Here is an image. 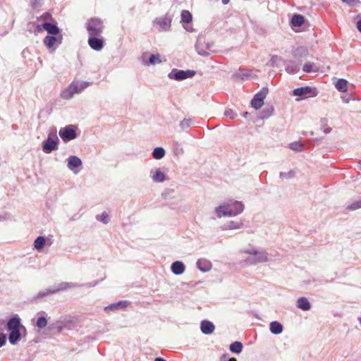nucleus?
<instances>
[{
  "label": "nucleus",
  "mask_w": 361,
  "mask_h": 361,
  "mask_svg": "<svg viewBox=\"0 0 361 361\" xmlns=\"http://www.w3.org/2000/svg\"><path fill=\"white\" fill-rule=\"evenodd\" d=\"M6 328L9 331L8 340L12 345H16L20 341L21 336L27 334L26 328L21 324V319L17 314L8 321Z\"/></svg>",
  "instance_id": "nucleus-1"
},
{
  "label": "nucleus",
  "mask_w": 361,
  "mask_h": 361,
  "mask_svg": "<svg viewBox=\"0 0 361 361\" xmlns=\"http://www.w3.org/2000/svg\"><path fill=\"white\" fill-rule=\"evenodd\" d=\"M244 209L245 207L242 202L230 200L216 207L215 208V213L218 218L223 216H235L241 214Z\"/></svg>",
  "instance_id": "nucleus-2"
},
{
  "label": "nucleus",
  "mask_w": 361,
  "mask_h": 361,
  "mask_svg": "<svg viewBox=\"0 0 361 361\" xmlns=\"http://www.w3.org/2000/svg\"><path fill=\"white\" fill-rule=\"evenodd\" d=\"M250 256L245 259L247 265H255L259 263L268 262V253L264 250H257L255 248L247 249L244 251Z\"/></svg>",
  "instance_id": "nucleus-3"
},
{
  "label": "nucleus",
  "mask_w": 361,
  "mask_h": 361,
  "mask_svg": "<svg viewBox=\"0 0 361 361\" xmlns=\"http://www.w3.org/2000/svg\"><path fill=\"white\" fill-rule=\"evenodd\" d=\"M90 85L88 82L73 81L68 87L61 92V96L63 99H70L75 94L81 93Z\"/></svg>",
  "instance_id": "nucleus-4"
},
{
  "label": "nucleus",
  "mask_w": 361,
  "mask_h": 361,
  "mask_svg": "<svg viewBox=\"0 0 361 361\" xmlns=\"http://www.w3.org/2000/svg\"><path fill=\"white\" fill-rule=\"evenodd\" d=\"M81 285L73 283L62 282L59 283L56 288H48L45 290H40L35 296V299H41L49 296L50 295L55 294L62 290H65L71 288L80 287Z\"/></svg>",
  "instance_id": "nucleus-5"
},
{
  "label": "nucleus",
  "mask_w": 361,
  "mask_h": 361,
  "mask_svg": "<svg viewBox=\"0 0 361 361\" xmlns=\"http://www.w3.org/2000/svg\"><path fill=\"white\" fill-rule=\"evenodd\" d=\"M104 28L103 21L98 18H92L87 21L86 29L89 36L102 35Z\"/></svg>",
  "instance_id": "nucleus-6"
},
{
  "label": "nucleus",
  "mask_w": 361,
  "mask_h": 361,
  "mask_svg": "<svg viewBox=\"0 0 361 361\" xmlns=\"http://www.w3.org/2000/svg\"><path fill=\"white\" fill-rule=\"evenodd\" d=\"M213 47V42H206L203 37H198L195 44V49L197 54L202 56H207L210 54V52H214Z\"/></svg>",
  "instance_id": "nucleus-7"
},
{
  "label": "nucleus",
  "mask_w": 361,
  "mask_h": 361,
  "mask_svg": "<svg viewBox=\"0 0 361 361\" xmlns=\"http://www.w3.org/2000/svg\"><path fill=\"white\" fill-rule=\"evenodd\" d=\"M196 72L192 70H179L177 68H173L172 71L168 74V78L171 80L180 81L185 80L187 78H192L195 75Z\"/></svg>",
  "instance_id": "nucleus-8"
},
{
  "label": "nucleus",
  "mask_w": 361,
  "mask_h": 361,
  "mask_svg": "<svg viewBox=\"0 0 361 361\" xmlns=\"http://www.w3.org/2000/svg\"><path fill=\"white\" fill-rule=\"evenodd\" d=\"M76 127L73 125L66 126L59 130V135L63 142H67L77 137Z\"/></svg>",
  "instance_id": "nucleus-9"
},
{
  "label": "nucleus",
  "mask_w": 361,
  "mask_h": 361,
  "mask_svg": "<svg viewBox=\"0 0 361 361\" xmlns=\"http://www.w3.org/2000/svg\"><path fill=\"white\" fill-rule=\"evenodd\" d=\"M293 94L295 96L301 97L302 98H307L316 97L318 94V92L315 87L305 86L294 89Z\"/></svg>",
  "instance_id": "nucleus-10"
},
{
  "label": "nucleus",
  "mask_w": 361,
  "mask_h": 361,
  "mask_svg": "<svg viewBox=\"0 0 361 361\" xmlns=\"http://www.w3.org/2000/svg\"><path fill=\"white\" fill-rule=\"evenodd\" d=\"M268 88L263 87L259 92H257L251 101V106L255 109H259L264 104V100L268 93Z\"/></svg>",
  "instance_id": "nucleus-11"
},
{
  "label": "nucleus",
  "mask_w": 361,
  "mask_h": 361,
  "mask_svg": "<svg viewBox=\"0 0 361 361\" xmlns=\"http://www.w3.org/2000/svg\"><path fill=\"white\" fill-rule=\"evenodd\" d=\"M45 30L49 35H58L60 34V30L56 23H51L50 22H44L42 24L37 25L36 27L37 32H41Z\"/></svg>",
  "instance_id": "nucleus-12"
},
{
  "label": "nucleus",
  "mask_w": 361,
  "mask_h": 361,
  "mask_svg": "<svg viewBox=\"0 0 361 361\" xmlns=\"http://www.w3.org/2000/svg\"><path fill=\"white\" fill-rule=\"evenodd\" d=\"M59 138L55 135L54 138L51 137L49 135L47 139L42 142V150L46 154H49L51 152L58 149Z\"/></svg>",
  "instance_id": "nucleus-13"
},
{
  "label": "nucleus",
  "mask_w": 361,
  "mask_h": 361,
  "mask_svg": "<svg viewBox=\"0 0 361 361\" xmlns=\"http://www.w3.org/2000/svg\"><path fill=\"white\" fill-rule=\"evenodd\" d=\"M172 16L166 13L163 17L155 19L154 23L159 26L160 31H169L171 26Z\"/></svg>",
  "instance_id": "nucleus-14"
},
{
  "label": "nucleus",
  "mask_w": 361,
  "mask_h": 361,
  "mask_svg": "<svg viewBox=\"0 0 361 361\" xmlns=\"http://www.w3.org/2000/svg\"><path fill=\"white\" fill-rule=\"evenodd\" d=\"M89 46L95 51H101L104 47V39L102 35L89 36Z\"/></svg>",
  "instance_id": "nucleus-15"
},
{
  "label": "nucleus",
  "mask_w": 361,
  "mask_h": 361,
  "mask_svg": "<svg viewBox=\"0 0 361 361\" xmlns=\"http://www.w3.org/2000/svg\"><path fill=\"white\" fill-rule=\"evenodd\" d=\"M62 39L63 37L61 33L58 35H49L44 37L43 42L47 48L51 49L54 46L58 47L59 44H61Z\"/></svg>",
  "instance_id": "nucleus-16"
},
{
  "label": "nucleus",
  "mask_w": 361,
  "mask_h": 361,
  "mask_svg": "<svg viewBox=\"0 0 361 361\" xmlns=\"http://www.w3.org/2000/svg\"><path fill=\"white\" fill-rule=\"evenodd\" d=\"M150 176L155 183H163L166 180V175L160 169L155 168L150 171Z\"/></svg>",
  "instance_id": "nucleus-17"
},
{
  "label": "nucleus",
  "mask_w": 361,
  "mask_h": 361,
  "mask_svg": "<svg viewBox=\"0 0 361 361\" xmlns=\"http://www.w3.org/2000/svg\"><path fill=\"white\" fill-rule=\"evenodd\" d=\"M200 329L204 334L209 335L214 331L215 326L210 321L203 320L200 323Z\"/></svg>",
  "instance_id": "nucleus-18"
},
{
  "label": "nucleus",
  "mask_w": 361,
  "mask_h": 361,
  "mask_svg": "<svg viewBox=\"0 0 361 361\" xmlns=\"http://www.w3.org/2000/svg\"><path fill=\"white\" fill-rule=\"evenodd\" d=\"M243 227L242 221H230L221 226L220 228L222 231L240 229Z\"/></svg>",
  "instance_id": "nucleus-19"
},
{
  "label": "nucleus",
  "mask_w": 361,
  "mask_h": 361,
  "mask_svg": "<svg viewBox=\"0 0 361 361\" xmlns=\"http://www.w3.org/2000/svg\"><path fill=\"white\" fill-rule=\"evenodd\" d=\"M197 267L202 272L209 271L212 269V263L206 259H199L197 261Z\"/></svg>",
  "instance_id": "nucleus-20"
},
{
  "label": "nucleus",
  "mask_w": 361,
  "mask_h": 361,
  "mask_svg": "<svg viewBox=\"0 0 361 361\" xmlns=\"http://www.w3.org/2000/svg\"><path fill=\"white\" fill-rule=\"evenodd\" d=\"M171 271L176 275L183 274L185 270V266L180 261H176L171 266Z\"/></svg>",
  "instance_id": "nucleus-21"
},
{
  "label": "nucleus",
  "mask_w": 361,
  "mask_h": 361,
  "mask_svg": "<svg viewBox=\"0 0 361 361\" xmlns=\"http://www.w3.org/2000/svg\"><path fill=\"white\" fill-rule=\"evenodd\" d=\"M68 167L71 170H73L74 168L80 167L82 165L81 159L76 156H70L68 159Z\"/></svg>",
  "instance_id": "nucleus-22"
},
{
  "label": "nucleus",
  "mask_w": 361,
  "mask_h": 361,
  "mask_svg": "<svg viewBox=\"0 0 361 361\" xmlns=\"http://www.w3.org/2000/svg\"><path fill=\"white\" fill-rule=\"evenodd\" d=\"M128 304H129V302H128L127 300H121L118 302L112 303V304L109 305V306L106 307L104 310L106 311H108V310L114 311L116 310L123 309V308L126 307L128 305Z\"/></svg>",
  "instance_id": "nucleus-23"
},
{
  "label": "nucleus",
  "mask_w": 361,
  "mask_h": 361,
  "mask_svg": "<svg viewBox=\"0 0 361 361\" xmlns=\"http://www.w3.org/2000/svg\"><path fill=\"white\" fill-rule=\"evenodd\" d=\"M159 54H151L147 61H145V55L142 56L143 63L145 65H156L161 63Z\"/></svg>",
  "instance_id": "nucleus-24"
},
{
  "label": "nucleus",
  "mask_w": 361,
  "mask_h": 361,
  "mask_svg": "<svg viewBox=\"0 0 361 361\" xmlns=\"http://www.w3.org/2000/svg\"><path fill=\"white\" fill-rule=\"evenodd\" d=\"M297 307L303 311H307L311 309L310 302L305 297L300 298L297 300Z\"/></svg>",
  "instance_id": "nucleus-25"
},
{
  "label": "nucleus",
  "mask_w": 361,
  "mask_h": 361,
  "mask_svg": "<svg viewBox=\"0 0 361 361\" xmlns=\"http://www.w3.org/2000/svg\"><path fill=\"white\" fill-rule=\"evenodd\" d=\"M300 70L299 65L295 61H289L286 63V71L289 74H295Z\"/></svg>",
  "instance_id": "nucleus-26"
},
{
  "label": "nucleus",
  "mask_w": 361,
  "mask_h": 361,
  "mask_svg": "<svg viewBox=\"0 0 361 361\" xmlns=\"http://www.w3.org/2000/svg\"><path fill=\"white\" fill-rule=\"evenodd\" d=\"M283 325L276 321L271 322L269 324L270 331L273 334H280L283 331Z\"/></svg>",
  "instance_id": "nucleus-27"
},
{
  "label": "nucleus",
  "mask_w": 361,
  "mask_h": 361,
  "mask_svg": "<svg viewBox=\"0 0 361 361\" xmlns=\"http://www.w3.org/2000/svg\"><path fill=\"white\" fill-rule=\"evenodd\" d=\"M274 112V107L273 106H267L259 112V118L261 119L268 118L273 115Z\"/></svg>",
  "instance_id": "nucleus-28"
},
{
  "label": "nucleus",
  "mask_w": 361,
  "mask_h": 361,
  "mask_svg": "<svg viewBox=\"0 0 361 361\" xmlns=\"http://www.w3.org/2000/svg\"><path fill=\"white\" fill-rule=\"evenodd\" d=\"M305 23V18L300 14H294L290 20V23L294 27H300Z\"/></svg>",
  "instance_id": "nucleus-29"
},
{
  "label": "nucleus",
  "mask_w": 361,
  "mask_h": 361,
  "mask_svg": "<svg viewBox=\"0 0 361 361\" xmlns=\"http://www.w3.org/2000/svg\"><path fill=\"white\" fill-rule=\"evenodd\" d=\"M335 87L338 91L346 92L348 91V81L343 78L338 79L335 84Z\"/></svg>",
  "instance_id": "nucleus-30"
},
{
  "label": "nucleus",
  "mask_w": 361,
  "mask_h": 361,
  "mask_svg": "<svg viewBox=\"0 0 361 361\" xmlns=\"http://www.w3.org/2000/svg\"><path fill=\"white\" fill-rule=\"evenodd\" d=\"M180 19L182 23H190L192 20V16L189 11L183 10L180 14Z\"/></svg>",
  "instance_id": "nucleus-31"
},
{
  "label": "nucleus",
  "mask_w": 361,
  "mask_h": 361,
  "mask_svg": "<svg viewBox=\"0 0 361 361\" xmlns=\"http://www.w3.org/2000/svg\"><path fill=\"white\" fill-rule=\"evenodd\" d=\"M42 316H40L37 318L36 322V326L39 329H44L47 325V319L46 317V312H42Z\"/></svg>",
  "instance_id": "nucleus-32"
},
{
  "label": "nucleus",
  "mask_w": 361,
  "mask_h": 361,
  "mask_svg": "<svg viewBox=\"0 0 361 361\" xmlns=\"http://www.w3.org/2000/svg\"><path fill=\"white\" fill-rule=\"evenodd\" d=\"M165 149L161 147H157L154 149L152 156L155 159H161L165 156Z\"/></svg>",
  "instance_id": "nucleus-33"
},
{
  "label": "nucleus",
  "mask_w": 361,
  "mask_h": 361,
  "mask_svg": "<svg viewBox=\"0 0 361 361\" xmlns=\"http://www.w3.org/2000/svg\"><path fill=\"white\" fill-rule=\"evenodd\" d=\"M229 350L234 353H240L243 350V344L239 341H235L230 345Z\"/></svg>",
  "instance_id": "nucleus-34"
},
{
  "label": "nucleus",
  "mask_w": 361,
  "mask_h": 361,
  "mask_svg": "<svg viewBox=\"0 0 361 361\" xmlns=\"http://www.w3.org/2000/svg\"><path fill=\"white\" fill-rule=\"evenodd\" d=\"M46 243V239L44 236H38L34 241V247L37 250L42 249Z\"/></svg>",
  "instance_id": "nucleus-35"
},
{
  "label": "nucleus",
  "mask_w": 361,
  "mask_h": 361,
  "mask_svg": "<svg viewBox=\"0 0 361 361\" xmlns=\"http://www.w3.org/2000/svg\"><path fill=\"white\" fill-rule=\"evenodd\" d=\"M73 326V323L71 320H65L60 323L57 322V329L59 331H61L63 329H71Z\"/></svg>",
  "instance_id": "nucleus-36"
},
{
  "label": "nucleus",
  "mask_w": 361,
  "mask_h": 361,
  "mask_svg": "<svg viewBox=\"0 0 361 361\" xmlns=\"http://www.w3.org/2000/svg\"><path fill=\"white\" fill-rule=\"evenodd\" d=\"M281 62H284L283 58L277 55H274L269 61V64L272 67H278Z\"/></svg>",
  "instance_id": "nucleus-37"
},
{
  "label": "nucleus",
  "mask_w": 361,
  "mask_h": 361,
  "mask_svg": "<svg viewBox=\"0 0 361 361\" xmlns=\"http://www.w3.org/2000/svg\"><path fill=\"white\" fill-rule=\"evenodd\" d=\"M288 147L295 152H302L303 145L300 142H293L288 145Z\"/></svg>",
  "instance_id": "nucleus-38"
},
{
  "label": "nucleus",
  "mask_w": 361,
  "mask_h": 361,
  "mask_svg": "<svg viewBox=\"0 0 361 361\" xmlns=\"http://www.w3.org/2000/svg\"><path fill=\"white\" fill-rule=\"evenodd\" d=\"M321 123V129L325 134H328L331 131V128L328 126L327 123L328 121L326 118H322L320 120Z\"/></svg>",
  "instance_id": "nucleus-39"
},
{
  "label": "nucleus",
  "mask_w": 361,
  "mask_h": 361,
  "mask_svg": "<svg viewBox=\"0 0 361 361\" xmlns=\"http://www.w3.org/2000/svg\"><path fill=\"white\" fill-rule=\"evenodd\" d=\"M361 208V198L347 205L346 209L350 211H355Z\"/></svg>",
  "instance_id": "nucleus-40"
},
{
  "label": "nucleus",
  "mask_w": 361,
  "mask_h": 361,
  "mask_svg": "<svg viewBox=\"0 0 361 361\" xmlns=\"http://www.w3.org/2000/svg\"><path fill=\"white\" fill-rule=\"evenodd\" d=\"M295 176V172L294 170H290L288 172H280L279 177L282 180L283 179H290L294 178Z\"/></svg>",
  "instance_id": "nucleus-41"
},
{
  "label": "nucleus",
  "mask_w": 361,
  "mask_h": 361,
  "mask_svg": "<svg viewBox=\"0 0 361 361\" xmlns=\"http://www.w3.org/2000/svg\"><path fill=\"white\" fill-rule=\"evenodd\" d=\"M193 123V120L191 118H184L180 123V127L182 130L188 128Z\"/></svg>",
  "instance_id": "nucleus-42"
},
{
  "label": "nucleus",
  "mask_w": 361,
  "mask_h": 361,
  "mask_svg": "<svg viewBox=\"0 0 361 361\" xmlns=\"http://www.w3.org/2000/svg\"><path fill=\"white\" fill-rule=\"evenodd\" d=\"M307 55V49L304 47H298L295 51V56H306Z\"/></svg>",
  "instance_id": "nucleus-43"
},
{
  "label": "nucleus",
  "mask_w": 361,
  "mask_h": 361,
  "mask_svg": "<svg viewBox=\"0 0 361 361\" xmlns=\"http://www.w3.org/2000/svg\"><path fill=\"white\" fill-rule=\"evenodd\" d=\"M97 219L102 221L104 224H106L109 222V215L106 212H103L100 216H97Z\"/></svg>",
  "instance_id": "nucleus-44"
},
{
  "label": "nucleus",
  "mask_w": 361,
  "mask_h": 361,
  "mask_svg": "<svg viewBox=\"0 0 361 361\" xmlns=\"http://www.w3.org/2000/svg\"><path fill=\"white\" fill-rule=\"evenodd\" d=\"M30 5L33 9H38L42 5V0H30Z\"/></svg>",
  "instance_id": "nucleus-45"
},
{
  "label": "nucleus",
  "mask_w": 361,
  "mask_h": 361,
  "mask_svg": "<svg viewBox=\"0 0 361 361\" xmlns=\"http://www.w3.org/2000/svg\"><path fill=\"white\" fill-rule=\"evenodd\" d=\"M224 115L226 117H229L230 119H231V120L234 119L236 117V116H237V114H235L233 112V111L232 109H226L225 111V112H224Z\"/></svg>",
  "instance_id": "nucleus-46"
},
{
  "label": "nucleus",
  "mask_w": 361,
  "mask_h": 361,
  "mask_svg": "<svg viewBox=\"0 0 361 361\" xmlns=\"http://www.w3.org/2000/svg\"><path fill=\"white\" fill-rule=\"evenodd\" d=\"M302 70L305 73H310L312 72V63H306L303 67H302Z\"/></svg>",
  "instance_id": "nucleus-47"
},
{
  "label": "nucleus",
  "mask_w": 361,
  "mask_h": 361,
  "mask_svg": "<svg viewBox=\"0 0 361 361\" xmlns=\"http://www.w3.org/2000/svg\"><path fill=\"white\" fill-rule=\"evenodd\" d=\"M40 19L43 20L44 22H49V20H52V17L50 13H45L41 16Z\"/></svg>",
  "instance_id": "nucleus-48"
},
{
  "label": "nucleus",
  "mask_w": 361,
  "mask_h": 361,
  "mask_svg": "<svg viewBox=\"0 0 361 361\" xmlns=\"http://www.w3.org/2000/svg\"><path fill=\"white\" fill-rule=\"evenodd\" d=\"M221 361H237L235 357H228L226 355H223L220 359Z\"/></svg>",
  "instance_id": "nucleus-49"
},
{
  "label": "nucleus",
  "mask_w": 361,
  "mask_h": 361,
  "mask_svg": "<svg viewBox=\"0 0 361 361\" xmlns=\"http://www.w3.org/2000/svg\"><path fill=\"white\" fill-rule=\"evenodd\" d=\"M6 335L1 333L0 334V348L4 346L6 343Z\"/></svg>",
  "instance_id": "nucleus-50"
},
{
  "label": "nucleus",
  "mask_w": 361,
  "mask_h": 361,
  "mask_svg": "<svg viewBox=\"0 0 361 361\" xmlns=\"http://www.w3.org/2000/svg\"><path fill=\"white\" fill-rule=\"evenodd\" d=\"M343 2L346 3L347 4L350 6L355 5L357 2H358V0H341Z\"/></svg>",
  "instance_id": "nucleus-51"
},
{
  "label": "nucleus",
  "mask_w": 361,
  "mask_h": 361,
  "mask_svg": "<svg viewBox=\"0 0 361 361\" xmlns=\"http://www.w3.org/2000/svg\"><path fill=\"white\" fill-rule=\"evenodd\" d=\"M324 281V282H327V281H326V280H317V279H309V280L305 281H304V283H305V284H310L312 282H316V281Z\"/></svg>",
  "instance_id": "nucleus-52"
},
{
  "label": "nucleus",
  "mask_w": 361,
  "mask_h": 361,
  "mask_svg": "<svg viewBox=\"0 0 361 361\" xmlns=\"http://www.w3.org/2000/svg\"><path fill=\"white\" fill-rule=\"evenodd\" d=\"M9 217H10V216L8 214H4V215L0 214V221L6 220V219H9Z\"/></svg>",
  "instance_id": "nucleus-53"
},
{
  "label": "nucleus",
  "mask_w": 361,
  "mask_h": 361,
  "mask_svg": "<svg viewBox=\"0 0 361 361\" xmlns=\"http://www.w3.org/2000/svg\"><path fill=\"white\" fill-rule=\"evenodd\" d=\"M357 28L360 32H361V20H359L357 23Z\"/></svg>",
  "instance_id": "nucleus-54"
},
{
  "label": "nucleus",
  "mask_w": 361,
  "mask_h": 361,
  "mask_svg": "<svg viewBox=\"0 0 361 361\" xmlns=\"http://www.w3.org/2000/svg\"><path fill=\"white\" fill-rule=\"evenodd\" d=\"M154 361H166V360L162 357H156L154 359Z\"/></svg>",
  "instance_id": "nucleus-55"
},
{
  "label": "nucleus",
  "mask_w": 361,
  "mask_h": 361,
  "mask_svg": "<svg viewBox=\"0 0 361 361\" xmlns=\"http://www.w3.org/2000/svg\"><path fill=\"white\" fill-rule=\"evenodd\" d=\"M184 28H185L186 30L189 31V32H192V27H185V26H184Z\"/></svg>",
  "instance_id": "nucleus-56"
},
{
  "label": "nucleus",
  "mask_w": 361,
  "mask_h": 361,
  "mask_svg": "<svg viewBox=\"0 0 361 361\" xmlns=\"http://www.w3.org/2000/svg\"><path fill=\"white\" fill-rule=\"evenodd\" d=\"M221 2L223 4L226 5V4H228L229 0H221Z\"/></svg>",
  "instance_id": "nucleus-57"
},
{
  "label": "nucleus",
  "mask_w": 361,
  "mask_h": 361,
  "mask_svg": "<svg viewBox=\"0 0 361 361\" xmlns=\"http://www.w3.org/2000/svg\"><path fill=\"white\" fill-rule=\"evenodd\" d=\"M5 324L4 320H0V328Z\"/></svg>",
  "instance_id": "nucleus-58"
},
{
  "label": "nucleus",
  "mask_w": 361,
  "mask_h": 361,
  "mask_svg": "<svg viewBox=\"0 0 361 361\" xmlns=\"http://www.w3.org/2000/svg\"><path fill=\"white\" fill-rule=\"evenodd\" d=\"M243 76H245V78H249L250 76V73H246V74H244Z\"/></svg>",
  "instance_id": "nucleus-59"
},
{
  "label": "nucleus",
  "mask_w": 361,
  "mask_h": 361,
  "mask_svg": "<svg viewBox=\"0 0 361 361\" xmlns=\"http://www.w3.org/2000/svg\"><path fill=\"white\" fill-rule=\"evenodd\" d=\"M359 164H360V165L361 166V159L360 160Z\"/></svg>",
  "instance_id": "nucleus-60"
}]
</instances>
